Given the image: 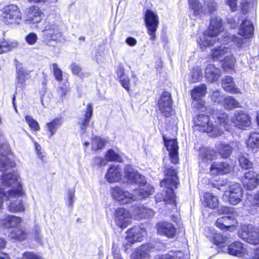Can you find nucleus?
<instances>
[{
	"label": "nucleus",
	"instance_id": "obj_61",
	"mask_svg": "<svg viewBox=\"0 0 259 259\" xmlns=\"http://www.w3.org/2000/svg\"><path fill=\"white\" fill-rule=\"evenodd\" d=\"M250 3L247 2H242L241 5V9L243 13L246 14L250 8Z\"/></svg>",
	"mask_w": 259,
	"mask_h": 259
},
{
	"label": "nucleus",
	"instance_id": "obj_33",
	"mask_svg": "<svg viewBox=\"0 0 259 259\" xmlns=\"http://www.w3.org/2000/svg\"><path fill=\"white\" fill-rule=\"evenodd\" d=\"M153 249L154 247L152 244H144L138 249L137 257L139 259H148L149 253L153 251Z\"/></svg>",
	"mask_w": 259,
	"mask_h": 259
},
{
	"label": "nucleus",
	"instance_id": "obj_64",
	"mask_svg": "<svg viewBox=\"0 0 259 259\" xmlns=\"http://www.w3.org/2000/svg\"><path fill=\"white\" fill-rule=\"evenodd\" d=\"M126 42L130 46H135L137 44V40L133 37H129L126 38Z\"/></svg>",
	"mask_w": 259,
	"mask_h": 259
},
{
	"label": "nucleus",
	"instance_id": "obj_45",
	"mask_svg": "<svg viewBox=\"0 0 259 259\" xmlns=\"http://www.w3.org/2000/svg\"><path fill=\"white\" fill-rule=\"evenodd\" d=\"M202 72L199 67L194 68L192 72L190 81L192 82H196L200 81L202 78Z\"/></svg>",
	"mask_w": 259,
	"mask_h": 259
},
{
	"label": "nucleus",
	"instance_id": "obj_40",
	"mask_svg": "<svg viewBox=\"0 0 259 259\" xmlns=\"http://www.w3.org/2000/svg\"><path fill=\"white\" fill-rule=\"evenodd\" d=\"M201 156L204 161L212 160L217 158L215 151L211 149L205 148L201 153Z\"/></svg>",
	"mask_w": 259,
	"mask_h": 259
},
{
	"label": "nucleus",
	"instance_id": "obj_18",
	"mask_svg": "<svg viewBox=\"0 0 259 259\" xmlns=\"http://www.w3.org/2000/svg\"><path fill=\"white\" fill-rule=\"evenodd\" d=\"M157 233L162 235H164L168 238H172L176 235V229L171 223L162 221L157 224L156 226Z\"/></svg>",
	"mask_w": 259,
	"mask_h": 259
},
{
	"label": "nucleus",
	"instance_id": "obj_59",
	"mask_svg": "<svg viewBox=\"0 0 259 259\" xmlns=\"http://www.w3.org/2000/svg\"><path fill=\"white\" fill-rule=\"evenodd\" d=\"M67 204L69 206H72L73 204V198L74 197V190L69 191L67 195Z\"/></svg>",
	"mask_w": 259,
	"mask_h": 259
},
{
	"label": "nucleus",
	"instance_id": "obj_47",
	"mask_svg": "<svg viewBox=\"0 0 259 259\" xmlns=\"http://www.w3.org/2000/svg\"><path fill=\"white\" fill-rule=\"evenodd\" d=\"M70 91L69 83L66 81L64 84H61L58 89V93L61 97H64Z\"/></svg>",
	"mask_w": 259,
	"mask_h": 259
},
{
	"label": "nucleus",
	"instance_id": "obj_63",
	"mask_svg": "<svg viewBox=\"0 0 259 259\" xmlns=\"http://www.w3.org/2000/svg\"><path fill=\"white\" fill-rule=\"evenodd\" d=\"M228 22L230 25V27L232 28H235L238 23V21H237L235 18H228Z\"/></svg>",
	"mask_w": 259,
	"mask_h": 259
},
{
	"label": "nucleus",
	"instance_id": "obj_38",
	"mask_svg": "<svg viewBox=\"0 0 259 259\" xmlns=\"http://www.w3.org/2000/svg\"><path fill=\"white\" fill-rule=\"evenodd\" d=\"M217 148L223 158L228 157L232 152V148L228 144L220 143L217 146Z\"/></svg>",
	"mask_w": 259,
	"mask_h": 259
},
{
	"label": "nucleus",
	"instance_id": "obj_57",
	"mask_svg": "<svg viewBox=\"0 0 259 259\" xmlns=\"http://www.w3.org/2000/svg\"><path fill=\"white\" fill-rule=\"evenodd\" d=\"M234 212V208L227 206H222L218 209L219 214H232Z\"/></svg>",
	"mask_w": 259,
	"mask_h": 259
},
{
	"label": "nucleus",
	"instance_id": "obj_54",
	"mask_svg": "<svg viewBox=\"0 0 259 259\" xmlns=\"http://www.w3.org/2000/svg\"><path fill=\"white\" fill-rule=\"evenodd\" d=\"M225 3L232 12L237 11L238 0H225Z\"/></svg>",
	"mask_w": 259,
	"mask_h": 259
},
{
	"label": "nucleus",
	"instance_id": "obj_16",
	"mask_svg": "<svg viewBox=\"0 0 259 259\" xmlns=\"http://www.w3.org/2000/svg\"><path fill=\"white\" fill-rule=\"evenodd\" d=\"M240 237L248 243L253 245H258V247L252 248L253 252L259 248V233L256 231H252L250 227H246L242 229L240 233Z\"/></svg>",
	"mask_w": 259,
	"mask_h": 259
},
{
	"label": "nucleus",
	"instance_id": "obj_32",
	"mask_svg": "<svg viewBox=\"0 0 259 259\" xmlns=\"http://www.w3.org/2000/svg\"><path fill=\"white\" fill-rule=\"evenodd\" d=\"M63 122L62 117H57L46 124L47 131L50 133V137H52L56 133L58 129L62 124Z\"/></svg>",
	"mask_w": 259,
	"mask_h": 259
},
{
	"label": "nucleus",
	"instance_id": "obj_43",
	"mask_svg": "<svg viewBox=\"0 0 259 259\" xmlns=\"http://www.w3.org/2000/svg\"><path fill=\"white\" fill-rule=\"evenodd\" d=\"M223 67L225 69H233L234 68L236 60L232 55H227L224 59Z\"/></svg>",
	"mask_w": 259,
	"mask_h": 259
},
{
	"label": "nucleus",
	"instance_id": "obj_51",
	"mask_svg": "<svg viewBox=\"0 0 259 259\" xmlns=\"http://www.w3.org/2000/svg\"><path fill=\"white\" fill-rule=\"evenodd\" d=\"M52 69L56 79L58 81H61L62 79V71L58 68L57 64L56 63L53 64Z\"/></svg>",
	"mask_w": 259,
	"mask_h": 259
},
{
	"label": "nucleus",
	"instance_id": "obj_50",
	"mask_svg": "<svg viewBox=\"0 0 259 259\" xmlns=\"http://www.w3.org/2000/svg\"><path fill=\"white\" fill-rule=\"evenodd\" d=\"M224 99V98L221 94L220 91L218 90L214 91L211 95V99L214 102L223 103Z\"/></svg>",
	"mask_w": 259,
	"mask_h": 259
},
{
	"label": "nucleus",
	"instance_id": "obj_20",
	"mask_svg": "<svg viewBox=\"0 0 259 259\" xmlns=\"http://www.w3.org/2000/svg\"><path fill=\"white\" fill-rule=\"evenodd\" d=\"M126 240L131 243L141 242L146 234V231L139 226H135L127 232Z\"/></svg>",
	"mask_w": 259,
	"mask_h": 259
},
{
	"label": "nucleus",
	"instance_id": "obj_17",
	"mask_svg": "<svg viewBox=\"0 0 259 259\" xmlns=\"http://www.w3.org/2000/svg\"><path fill=\"white\" fill-rule=\"evenodd\" d=\"M232 121L236 127L243 130L251 124L250 116L242 111H236L232 118Z\"/></svg>",
	"mask_w": 259,
	"mask_h": 259
},
{
	"label": "nucleus",
	"instance_id": "obj_15",
	"mask_svg": "<svg viewBox=\"0 0 259 259\" xmlns=\"http://www.w3.org/2000/svg\"><path fill=\"white\" fill-rule=\"evenodd\" d=\"M244 186L248 190H253L259 185V174L253 169L244 174L242 178Z\"/></svg>",
	"mask_w": 259,
	"mask_h": 259
},
{
	"label": "nucleus",
	"instance_id": "obj_30",
	"mask_svg": "<svg viewBox=\"0 0 259 259\" xmlns=\"http://www.w3.org/2000/svg\"><path fill=\"white\" fill-rule=\"evenodd\" d=\"M222 87L227 92L233 93H241L238 88L236 87V85L233 80V78L231 76H226L222 79Z\"/></svg>",
	"mask_w": 259,
	"mask_h": 259
},
{
	"label": "nucleus",
	"instance_id": "obj_34",
	"mask_svg": "<svg viewBox=\"0 0 259 259\" xmlns=\"http://www.w3.org/2000/svg\"><path fill=\"white\" fill-rule=\"evenodd\" d=\"M203 204L204 206L211 209H215L219 205L217 197L210 193H205L203 196Z\"/></svg>",
	"mask_w": 259,
	"mask_h": 259
},
{
	"label": "nucleus",
	"instance_id": "obj_7",
	"mask_svg": "<svg viewBox=\"0 0 259 259\" xmlns=\"http://www.w3.org/2000/svg\"><path fill=\"white\" fill-rule=\"evenodd\" d=\"M44 33V39L54 41L60 40L62 33L59 26L50 18L46 19L39 28Z\"/></svg>",
	"mask_w": 259,
	"mask_h": 259
},
{
	"label": "nucleus",
	"instance_id": "obj_9",
	"mask_svg": "<svg viewBox=\"0 0 259 259\" xmlns=\"http://www.w3.org/2000/svg\"><path fill=\"white\" fill-rule=\"evenodd\" d=\"M144 22L147 33L150 36V39L154 40L156 37V31L159 23L158 15L152 11L148 10L144 15Z\"/></svg>",
	"mask_w": 259,
	"mask_h": 259
},
{
	"label": "nucleus",
	"instance_id": "obj_8",
	"mask_svg": "<svg viewBox=\"0 0 259 259\" xmlns=\"http://www.w3.org/2000/svg\"><path fill=\"white\" fill-rule=\"evenodd\" d=\"M212 119L214 120L213 123V135L217 136L221 135L224 131L229 129V119L227 114L222 110H217L212 114Z\"/></svg>",
	"mask_w": 259,
	"mask_h": 259
},
{
	"label": "nucleus",
	"instance_id": "obj_58",
	"mask_svg": "<svg viewBox=\"0 0 259 259\" xmlns=\"http://www.w3.org/2000/svg\"><path fill=\"white\" fill-rule=\"evenodd\" d=\"M204 2L208 8V10L210 12L215 10L218 6L217 4L213 0L205 1Z\"/></svg>",
	"mask_w": 259,
	"mask_h": 259
},
{
	"label": "nucleus",
	"instance_id": "obj_37",
	"mask_svg": "<svg viewBox=\"0 0 259 259\" xmlns=\"http://www.w3.org/2000/svg\"><path fill=\"white\" fill-rule=\"evenodd\" d=\"M17 70V80L18 84L21 85H25L26 80L29 77V73L25 71V69L22 67H19L18 66L16 68Z\"/></svg>",
	"mask_w": 259,
	"mask_h": 259
},
{
	"label": "nucleus",
	"instance_id": "obj_48",
	"mask_svg": "<svg viewBox=\"0 0 259 259\" xmlns=\"http://www.w3.org/2000/svg\"><path fill=\"white\" fill-rule=\"evenodd\" d=\"M190 7L196 14H198L202 8V4L198 0H189Z\"/></svg>",
	"mask_w": 259,
	"mask_h": 259
},
{
	"label": "nucleus",
	"instance_id": "obj_53",
	"mask_svg": "<svg viewBox=\"0 0 259 259\" xmlns=\"http://www.w3.org/2000/svg\"><path fill=\"white\" fill-rule=\"evenodd\" d=\"M212 238L214 243L218 245H221L226 242V238L220 234L215 233Z\"/></svg>",
	"mask_w": 259,
	"mask_h": 259
},
{
	"label": "nucleus",
	"instance_id": "obj_41",
	"mask_svg": "<svg viewBox=\"0 0 259 259\" xmlns=\"http://www.w3.org/2000/svg\"><path fill=\"white\" fill-rule=\"evenodd\" d=\"M247 156L241 155L239 158V162L240 166L242 169L249 170L253 169V163L249 160Z\"/></svg>",
	"mask_w": 259,
	"mask_h": 259
},
{
	"label": "nucleus",
	"instance_id": "obj_11",
	"mask_svg": "<svg viewBox=\"0 0 259 259\" xmlns=\"http://www.w3.org/2000/svg\"><path fill=\"white\" fill-rule=\"evenodd\" d=\"M194 129L202 132H212L213 123L210 117L204 114H199L194 117Z\"/></svg>",
	"mask_w": 259,
	"mask_h": 259
},
{
	"label": "nucleus",
	"instance_id": "obj_27",
	"mask_svg": "<svg viewBox=\"0 0 259 259\" xmlns=\"http://www.w3.org/2000/svg\"><path fill=\"white\" fill-rule=\"evenodd\" d=\"M221 70L212 64H209L205 70V77L208 81H217L221 76Z\"/></svg>",
	"mask_w": 259,
	"mask_h": 259
},
{
	"label": "nucleus",
	"instance_id": "obj_24",
	"mask_svg": "<svg viewBox=\"0 0 259 259\" xmlns=\"http://www.w3.org/2000/svg\"><path fill=\"white\" fill-rule=\"evenodd\" d=\"M232 170V166L227 162H214L210 167V171L212 175L227 174Z\"/></svg>",
	"mask_w": 259,
	"mask_h": 259
},
{
	"label": "nucleus",
	"instance_id": "obj_10",
	"mask_svg": "<svg viewBox=\"0 0 259 259\" xmlns=\"http://www.w3.org/2000/svg\"><path fill=\"white\" fill-rule=\"evenodd\" d=\"M2 16L4 22L7 24H19L22 18L21 12L15 5L6 6Z\"/></svg>",
	"mask_w": 259,
	"mask_h": 259
},
{
	"label": "nucleus",
	"instance_id": "obj_14",
	"mask_svg": "<svg viewBox=\"0 0 259 259\" xmlns=\"http://www.w3.org/2000/svg\"><path fill=\"white\" fill-rule=\"evenodd\" d=\"M225 195L230 204L236 205L241 200L242 190L239 184H234L230 186L229 191H226Z\"/></svg>",
	"mask_w": 259,
	"mask_h": 259
},
{
	"label": "nucleus",
	"instance_id": "obj_21",
	"mask_svg": "<svg viewBox=\"0 0 259 259\" xmlns=\"http://www.w3.org/2000/svg\"><path fill=\"white\" fill-rule=\"evenodd\" d=\"M165 146L169 151V157L171 163L177 164L179 161L178 146L176 139L165 140L164 138Z\"/></svg>",
	"mask_w": 259,
	"mask_h": 259
},
{
	"label": "nucleus",
	"instance_id": "obj_3",
	"mask_svg": "<svg viewBox=\"0 0 259 259\" xmlns=\"http://www.w3.org/2000/svg\"><path fill=\"white\" fill-rule=\"evenodd\" d=\"M19 176L16 172L3 174L1 178V183L7 187V193L4 194L7 203V209L11 212H22L25 210L22 200L19 197L24 194L19 181Z\"/></svg>",
	"mask_w": 259,
	"mask_h": 259
},
{
	"label": "nucleus",
	"instance_id": "obj_49",
	"mask_svg": "<svg viewBox=\"0 0 259 259\" xmlns=\"http://www.w3.org/2000/svg\"><path fill=\"white\" fill-rule=\"evenodd\" d=\"M37 39V35L34 32H31L25 37L26 42L29 45H34L35 44Z\"/></svg>",
	"mask_w": 259,
	"mask_h": 259
},
{
	"label": "nucleus",
	"instance_id": "obj_23",
	"mask_svg": "<svg viewBox=\"0 0 259 259\" xmlns=\"http://www.w3.org/2000/svg\"><path fill=\"white\" fill-rule=\"evenodd\" d=\"M4 140L3 135L0 132V142ZM8 149L7 145L0 144V171L6 170L9 168L13 167L15 163L6 155L3 154L1 150Z\"/></svg>",
	"mask_w": 259,
	"mask_h": 259
},
{
	"label": "nucleus",
	"instance_id": "obj_28",
	"mask_svg": "<svg viewBox=\"0 0 259 259\" xmlns=\"http://www.w3.org/2000/svg\"><path fill=\"white\" fill-rule=\"evenodd\" d=\"M93 107L91 104H88L85 113L79 119V123L82 130L85 131L93 115Z\"/></svg>",
	"mask_w": 259,
	"mask_h": 259
},
{
	"label": "nucleus",
	"instance_id": "obj_52",
	"mask_svg": "<svg viewBox=\"0 0 259 259\" xmlns=\"http://www.w3.org/2000/svg\"><path fill=\"white\" fill-rule=\"evenodd\" d=\"M119 81L122 86L127 91L130 90V79L126 75H120Z\"/></svg>",
	"mask_w": 259,
	"mask_h": 259
},
{
	"label": "nucleus",
	"instance_id": "obj_29",
	"mask_svg": "<svg viewBox=\"0 0 259 259\" xmlns=\"http://www.w3.org/2000/svg\"><path fill=\"white\" fill-rule=\"evenodd\" d=\"M133 214L138 219H149L153 217L154 212L152 209L142 205L137 207Z\"/></svg>",
	"mask_w": 259,
	"mask_h": 259
},
{
	"label": "nucleus",
	"instance_id": "obj_4",
	"mask_svg": "<svg viewBox=\"0 0 259 259\" xmlns=\"http://www.w3.org/2000/svg\"><path fill=\"white\" fill-rule=\"evenodd\" d=\"M165 178L160 183V186L164 188L162 193L155 196L157 202L163 201L168 204L176 205L175 195L174 188H176L179 184L177 172L171 167L165 166Z\"/></svg>",
	"mask_w": 259,
	"mask_h": 259
},
{
	"label": "nucleus",
	"instance_id": "obj_46",
	"mask_svg": "<svg viewBox=\"0 0 259 259\" xmlns=\"http://www.w3.org/2000/svg\"><path fill=\"white\" fill-rule=\"evenodd\" d=\"M25 120L32 130L35 131H38L39 130L40 127L38 123L34 120L32 116L30 115H26L25 116Z\"/></svg>",
	"mask_w": 259,
	"mask_h": 259
},
{
	"label": "nucleus",
	"instance_id": "obj_35",
	"mask_svg": "<svg viewBox=\"0 0 259 259\" xmlns=\"http://www.w3.org/2000/svg\"><path fill=\"white\" fill-rule=\"evenodd\" d=\"M9 237L18 241H23L27 237L26 232L20 228H15L12 230L10 232Z\"/></svg>",
	"mask_w": 259,
	"mask_h": 259
},
{
	"label": "nucleus",
	"instance_id": "obj_36",
	"mask_svg": "<svg viewBox=\"0 0 259 259\" xmlns=\"http://www.w3.org/2000/svg\"><path fill=\"white\" fill-rule=\"evenodd\" d=\"M113 161V150L109 149L105 155V158L96 157L94 159V163L100 166H105L108 162Z\"/></svg>",
	"mask_w": 259,
	"mask_h": 259
},
{
	"label": "nucleus",
	"instance_id": "obj_42",
	"mask_svg": "<svg viewBox=\"0 0 259 259\" xmlns=\"http://www.w3.org/2000/svg\"><path fill=\"white\" fill-rule=\"evenodd\" d=\"M106 141L100 137H95L92 139V149L94 151H97L102 149L105 145Z\"/></svg>",
	"mask_w": 259,
	"mask_h": 259
},
{
	"label": "nucleus",
	"instance_id": "obj_19",
	"mask_svg": "<svg viewBox=\"0 0 259 259\" xmlns=\"http://www.w3.org/2000/svg\"><path fill=\"white\" fill-rule=\"evenodd\" d=\"M237 224V220L232 216L220 217L215 222L216 226L221 230L233 231Z\"/></svg>",
	"mask_w": 259,
	"mask_h": 259
},
{
	"label": "nucleus",
	"instance_id": "obj_12",
	"mask_svg": "<svg viewBox=\"0 0 259 259\" xmlns=\"http://www.w3.org/2000/svg\"><path fill=\"white\" fill-rule=\"evenodd\" d=\"M206 93V86L204 84L195 87L191 91V98L193 100V106L202 111L206 110L204 102L201 99L205 95Z\"/></svg>",
	"mask_w": 259,
	"mask_h": 259
},
{
	"label": "nucleus",
	"instance_id": "obj_6",
	"mask_svg": "<svg viewBox=\"0 0 259 259\" xmlns=\"http://www.w3.org/2000/svg\"><path fill=\"white\" fill-rule=\"evenodd\" d=\"M228 253L244 259H259V248L253 252L251 248H246L240 242H234L228 247Z\"/></svg>",
	"mask_w": 259,
	"mask_h": 259
},
{
	"label": "nucleus",
	"instance_id": "obj_25",
	"mask_svg": "<svg viewBox=\"0 0 259 259\" xmlns=\"http://www.w3.org/2000/svg\"><path fill=\"white\" fill-rule=\"evenodd\" d=\"M27 20L33 23H38L44 17V13L37 7H31L26 12Z\"/></svg>",
	"mask_w": 259,
	"mask_h": 259
},
{
	"label": "nucleus",
	"instance_id": "obj_60",
	"mask_svg": "<svg viewBox=\"0 0 259 259\" xmlns=\"http://www.w3.org/2000/svg\"><path fill=\"white\" fill-rule=\"evenodd\" d=\"M72 73L75 75H79L81 71L80 67L76 63H72L70 66Z\"/></svg>",
	"mask_w": 259,
	"mask_h": 259
},
{
	"label": "nucleus",
	"instance_id": "obj_56",
	"mask_svg": "<svg viewBox=\"0 0 259 259\" xmlns=\"http://www.w3.org/2000/svg\"><path fill=\"white\" fill-rule=\"evenodd\" d=\"M23 257L25 259H42L40 256L34 253L33 252L29 251L24 252L23 253Z\"/></svg>",
	"mask_w": 259,
	"mask_h": 259
},
{
	"label": "nucleus",
	"instance_id": "obj_55",
	"mask_svg": "<svg viewBox=\"0 0 259 259\" xmlns=\"http://www.w3.org/2000/svg\"><path fill=\"white\" fill-rule=\"evenodd\" d=\"M105 178L109 183H112L113 182V167L112 165H110L109 168L108 169L105 176Z\"/></svg>",
	"mask_w": 259,
	"mask_h": 259
},
{
	"label": "nucleus",
	"instance_id": "obj_1",
	"mask_svg": "<svg viewBox=\"0 0 259 259\" xmlns=\"http://www.w3.org/2000/svg\"><path fill=\"white\" fill-rule=\"evenodd\" d=\"M126 182L137 184L138 189L134 190V193L131 194L119 187L114 188V199L121 204L131 203L133 200L142 199L148 197L154 192V188L150 184H147L144 176L140 175L132 169L126 170L124 175Z\"/></svg>",
	"mask_w": 259,
	"mask_h": 259
},
{
	"label": "nucleus",
	"instance_id": "obj_5",
	"mask_svg": "<svg viewBox=\"0 0 259 259\" xmlns=\"http://www.w3.org/2000/svg\"><path fill=\"white\" fill-rule=\"evenodd\" d=\"M254 27L252 22L248 20L242 21L240 26L238 33L244 38L239 37L236 35L228 36L225 37L224 42H229L230 39L232 43L238 49L243 48L248 41L247 38L251 37L253 35Z\"/></svg>",
	"mask_w": 259,
	"mask_h": 259
},
{
	"label": "nucleus",
	"instance_id": "obj_44",
	"mask_svg": "<svg viewBox=\"0 0 259 259\" xmlns=\"http://www.w3.org/2000/svg\"><path fill=\"white\" fill-rule=\"evenodd\" d=\"M17 46L18 43L16 41L2 42L0 44V54L16 48Z\"/></svg>",
	"mask_w": 259,
	"mask_h": 259
},
{
	"label": "nucleus",
	"instance_id": "obj_2",
	"mask_svg": "<svg viewBox=\"0 0 259 259\" xmlns=\"http://www.w3.org/2000/svg\"><path fill=\"white\" fill-rule=\"evenodd\" d=\"M223 30L221 18L218 16H214L210 20V25L208 29L205 31L202 36H200L197 39V42L199 44L201 49L204 50L207 47L213 45L217 42L220 41L222 45L219 47L212 50L211 56L214 61H222L224 58L231 53L230 49L224 46L232 42L229 39V42H224L225 37L221 39H216L218 34Z\"/></svg>",
	"mask_w": 259,
	"mask_h": 259
},
{
	"label": "nucleus",
	"instance_id": "obj_13",
	"mask_svg": "<svg viewBox=\"0 0 259 259\" xmlns=\"http://www.w3.org/2000/svg\"><path fill=\"white\" fill-rule=\"evenodd\" d=\"M159 110L164 116H169L172 113V100L170 94L164 92L158 102Z\"/></svg>",
	"mask_w": 259,
	"mask_h": 259
},
{
	"label": "nucleus",
	"instance_id": "obj_22",
	"mask_svg": "<svg viewBox=\"0 0 259 259\" xmlns=\"http://www.w3.org/2000/svg\"><path fill=\"white\" fill-rule=\"evenodd\" d=\"M116 213V224L120 228L124 229L131 224L130 214L126 209L119 208L117 209Z\"/></svg>",
	"mask_w": 259,
	"mask_h": 259
},
{
	"label": "nucleus",
	"instance_id": "obj_62",
	"mask_svg": "<svg viewBox=\"0 0 259 259\" xmlns=\"http://www.w3.org/2000/svg\"><path fill=\"white\" fill-rule=\"evenodd\" d=\"M115 167V165H114V167ZM117 169H115L114 168V182L118 181L121 178V171L120 170L121 168L119 167V165H117Z\"/></svg>",
	"mask_w": 259,
	"mask_h": 259
},
{
	"label": "nucleus",
	"instance_id": "obj_39",
	"mask_svg": "<svg viewBox=\"0 0 259 259\" xmlns=\"http://www.w3.org/2000/svg\"><path fill=\"white\" fill-rule=\"evenodd\" d=\"M223 105L226 109H231L239 107V103L235 98L231 96L225 97L223 100Z\"/></svg>",
	"mask_w": 259,
	"mask_h": 259
},
{
	"label": "nucleus",
	"instance_id": "obj_26",
	"mask_svg": "<svg viewBox=\"0 0 259 259\" xmlns=\"http://www.w3.org/2000/svg\"><path fill=\"white\" fill-rule=\"evenodd\" d=\"M21 222V218L15 215H7L5 216V218L1 220L0 225L6 228H15Z\"/></svg>",
	"mask_w": 259,
	"mask_h": 259
},
{
	"label": "nucleus",
	"instance_id": "obj_31",
	"mask_svg": "<svg viewBox=\"0 0 259 259\" xmlns=\"http://www.w3.org/2000/svg\"><path fill=\"white\" fill-rule=\"evenodd\" d=\"M246 145L249 150L253 152H256L259 149V133H251L246 142Z\"/></svg>",
	"mask_w": 259,
	"mask_h": 259
}]
</instances>
